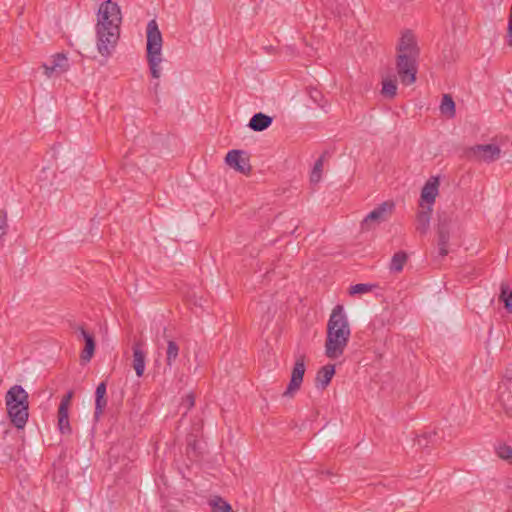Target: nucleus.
<instances>
[{
    "label": "nucleus",
    "instance_id": "10",
    "mask_svg": "<svg viewBox=\"0 0 512 512\" xmlns=\"http://www.w3.org/2000/svg\"><path fill=\"white\" fill-rule=\"evenodd\" d=\"M69 61L64 53H56L51 57L49 63H44V74L47 77H52L54 74L60 75L69 69Z\"/></svg>",
    "mask_w": 512,
    "mask_h": 512
},
{
    "label": "nucleus",
    "instance_id": "20",
    "mask_svg": "<svg viewBox=\"0 0 512 512\" xmlns=\"http://www.w3.org/2000/svg\"><path fill=\"white\" fill-rule=\"evenodd\" d=\"M440 111L449 118L455 116V103L449 94H444L440 104Z\"/></svg>",
    "mask_w": 512,
    "mask_h": 512
},
{
    "label": "nucleus",
    "instance_id": "27",
    "mask_svg": "<svg viewBox=\"0 0 512 512\" xmlns=\"http://www.w3.org/2000/svg\"><path fill=\"white\" fill-rule=\"evenodd\" d=\"M500 299L508 311H512V291L508 287H501Z\"/></svg>",
    "mask_w": 512,
    "mask_h": 512
},
{
    "label": "nucleus",
    "instance_id": "6",
    "mask_svg": "<svg viewBox=\"0 0 512 512\" xmlns=\"http://www.w3.org/2000/svg\"><path fill=\"white\" fill-rule=\"evenodd\" d=\"M395 204L392 201H385L373 209L361 222V229L368 231L375 225L388 220L394 211Z\"/></svg>",
    "mask_w": 512,
    "mask_h": 512
},
{
    "label": "nucleus",
    "instance_id": "24",
    "mask_svg": "<svg viewBox=\"0 0 512 512\" xmlns=\"http://www.w3.org/2000/svg\"><path fill=\"white\" fill-rule=\"evenodd\" d=\"M497 456L512 465V447L507 444H501L496 449Z\"/></svg>",
    "mask_w": 512,
    "mask_h": 512
},
{
    "label": "nucleus",
    "instance_id": "31",
    "mask_svg": "<svg viewBox=\"0 0 512 512\" xmlns=\"http://www.w3.org/2000/svg\"><path fill=\"white\" fill-rule=\"evenodd\" d=\"M195 405V396L193 393L187 394L181 402V407L185 409V414Z\"/></svg>",
    "mask_w": 512,
    "mask_h": 512
},
{
    "label": "nucleus",
    "instance_id": "12",
    "mask_svg": "<svg viewBox=\"0 0 512 512\" xmlns=\"http://www.w3.org/2000/svg\"><path fill=\"white\" fill-rule=\"evenodd\" d=\"M133 350V362L132 366L138 377H141L145 370L146 353L143 350V343L137 341L132 346Z\"/></svg>",
    "mask_w": 512,
    "mask_h": 512
},
{
    "label": "nucleus",
    "instance_id": "33",
    "mask_svg": "<svg viewBox=\"0 0 512 512\" xmlns=\"http://www.w3.org/2000/svg\"><path fill=\"white\" fill-rule=\"evenodd\" d=\"M106 390H107L106 382L103 381V382L99 383L96 388V391H95V396H106Z\"/></svg>",
    "mask_w": 512,
    "mask_h": 512
},
{
    "label": "nucleus",
    "instance_id": "30",
    "mask_svg": "<svg viewBox=\"0 0 512 512\" xmlns=\"http://www.w3.org/2000/svg\"><path fill=\"white\" fill-rule=\"evenodd\" d=\"M323 167V159L320 157L314 164L312 173H311V181L318 182L321 178V172Z\"/></svg>",
    "mask_w": 512,
    "mask_h": 512
},
{
    "label": "nucleus",
    "instance_id": "3",
    "mask_svg": "<svg viewBox=\"0 0 512 512\" xmlns=\"http://www.w3.org/2000/svg\"><path fill=\"white\" fill-rule=\"evenodd\" d=\"M419 48L414 35L407 31L402 34L397 45L396 70L403 85L409 86L416 81Z\"/></svg>",
    "mask_w": 512,
    "mask_h": 512
},
{
    "label": "nucleus",
    "instance_id": "22",
    "mask_svg": "<svg viewBox=\"0 0 512 512\" xmlns=\"http://www.w3.org/2000/svg\"><path fill=\"white\" fill-rule=\"evenodd\" d=\"M381 94L389 99H392L397 94V84L394 79H385L382 82Z\"/></svg>",
    "mask_w": 512,
    "mask_h": 512
},
{
    "label": "nucleus",
    "instance_id": "32",
    "mask_svg": "<svg viewBox=\"0 0 512 512\" xmlns=\"http://www.w3.org/2000/svg\"><path fill=\"white\" fill-rule=\"evenodd\" d=\"M74 396V392L72 390L68 391L61 399L59 410H66L69 411V406L71 403V400Z\"/></svg>",
    "mask_w": 512,
    "mask_h": 512
},
{
    "label": "nucleus",
    "instance_id": "17",
    "mask_svg": "<svg viewBox=\"0 0 512 512\" xmlns=\"http://www.w3.org/2000/svg\"><path fill=\"white\" fill-rule=\"evenodd\" d=\"M273 118L262 112L256 113L249 121V128L256 132L266 130L272 124Z\"/></svg>",
    "mask_w": 512,
    "mask_h": 512
},
{
    "label": "nucleus",
    "instance_id": "29",
    "mask_svg": "<svg viewBox=\"0 0 512 512\" xmlns=\"http://www.w3.org/2000/svg\"><path fill=\"white\" fill-rule=\"evenodd\" d=\"M512 380V369H509L507 368L505 370V373L503 375V378H502V381L499 383V393H500V399H502V389H504V391H507L508 390V384L511 382Z\"/></svg>",
    "mask_w": 512,
    "mask_h": 512
},
{
    "label": "nucleus",
    "instance_id": "15",
    "mask_svg": "<svg viewBox=\"0 0 512 512\" xmlns=\"http://www.w3.org/2000/svg\"><path fill=\"white\" fill-rule=\"evenodd\" d=\"M335 374V366L332 364H327L321 367L315 378L316 387L324 390L331 382L332 377Z\"/></svg>",
    "mask_w": 512,
    "mask_h": 512
},
{
    "label": "nucleus",
    "instance_id": "34",
    "mask_svg": "<svg viewBox=\"0 0 512 512\" xmlns=\"http://www.w3.org/2000/svg\"><path fill=\"white\" fill-rule=\"evenodd\" d=\"M0 228H4V230L8 229L7 213L4 210L0 211Z\"/></svg>",
    "mask_w": 512,
    "mask_h": 512
},
{
    "label": "nucleus",
    "instance_id": "11",
    "mask_svg": "<svg viewBox=\"0 0 512 512\" xmlns=\"http://www.w3.org/2000/svg\"><path fill=\"white\" fill-rule=\"evenodd\" d=\"M243 154L244 152L241 150H230L225 157V162L228 166L234 168L236 171L242 174H249L251 171L249 159L243 158Z\"/></svg>",
    "mask_w": 512,
    "mask_h": 512
},
{
    "label": "nucleus",
    "instance_id": "13",
    "mask_svg": "<svg viewBox=\"0 0 512 512\" xmlns=\"http://www.w3.org/2000/svg\"><path fill=\"white\" fill-rule=\"evenodd\" d=\"M450 240V231L448 224L446 222H440L437 228V246H438V254L442 258L445 257L448 253V243Z\"/></svg>",
    "mask_w": 512,
    "mask_h": 512
},
{
    "label": "nucleus",
    "instance_id": "2",
    "mask_svg": "<svg viewBox=\"0 0 512 512\" xmlns=\"http://www.w3.org/2000/svg\"><path fill=\"white\" fill-rule=\"evenodd\" d=\"M350 335V326L344 307L338 304L333 308L327 323L325 355L330 359H337L342 356Z\"/></svg>",
    "mask_w": 512,
    "mask_h": 512
},
{
    "label": "nucleus",
    "instance_id": "21",
    "mask_svg": "<svg viewBox=\"0 0 512 512\" xmlns=\"http://www.w3.org/2000/svg\"><path fill=\"white\" fill-rule=\"evenodd\" d=\"M58 427L62 434H70L72 432L69 422V411L58 409Z\"/></svg>",
    "mask_w": 512,
    "mask_h": 512
},
{
    "label": "nucleus",
    "instance_id": "16",
    "mask_svg": "<svg viewBox=\"0 0 512 512\" xmlns=\"http://www.w3.org/2000/svg\"><path fill=\"white\" fill-rule=\"evenodd\" d=\"M432 212L433 208L419 207L416 216V230L420 234H426L429 230Z\"/></svg>",
    "mask_w": 512,
    "mask_h": 512
},
{
    "label": "nucleus",
    "instance_id": "25",
    "mask_svg": "<svg viewBox=\"0 0 512 512\" xmlns=\"http://www.w3.org/2000/svg\"><path fill=\"white\" fill-rule=\"evenodd\" d=\"M310 98L322 109L327 105V101L324 99L322 92L316 88L309 89Z\"/></svg>",
    "mask_w": 512,
    "mask_h": 512
},
{
    "label": "nucleus",
    "instance_id": "7",
    "mask_svg": "<svg viewBox=\"0 0 512 512\" xmlns=\"http://www.w3.org/2000/svg\"><path fill=\"white\" fill-rule=\"evenodd\" d=\"M465 155L469 160L491 163L500 158L501 149L496 144H479L468 148Z\"/></svg>",
    "mask_w": 512,
    "mask_h": 512
},
{
    "label": "nucleus",
    "instance_id": "23",
    "mask_svg": "<svg viewBox=\"0 0 512 512\" xmlns=\"http://www.w3.org/2000/svg\"><path fill=\"white\" fill-rule=\"evenodd\" d=\"M437 433L435 431L424 432L417 436L416 443L420 448H427L429 444H435Z\"/></svg>",
    "mask_w": 512,
    "mask_h": 512
},
{
    "label": "nucleus",
    "instance_id": "4",
    "mask_svg": "<svg viewBox=\"0 0 512 512\" xmlns=\"http://www.w3.org/2000/svg\"><path fill=\"white\" fill-rule=\"evenodd\" d=\"M29 395L21 385H13L5 395L8 417L17 429H23L29 417Z\"/></svg>",
    "mask_w": 512,
    "mask_h": 512
},
{
    "label": "nucleus",
    "instance_id": "35",
    "mask_svg": "<svg viewBox=\"0 0 512 512\" xmlns=\"http://www.w3.org/2000/svg\"><path fill=\"white\" fill-rule=\"evenodd\" d=\"M7 234V230H4V228H0V249L3 246V238Z\"/></svg>",
    "mask_w": 512,
    "mask_h": 512
},
{
    "label": "nucleus",
    "instance_id": "1",
    "mask_svg": "<svg viewBox=\"0 0 512 512\" xmlns=\"http://www.w3.org/2000/svg\"><path fill=\"white\" fill-rule=\"evenodd\" d=\"M122 16L117 3L106 0L98 10L96 24L97 50L105 58L111 56L120 36Z\"/></svg>",
    "mask_w": 512,
    "mask_h": 512
},
{
    "label": "nucleus",
    "instance_id": "14",
    "mask_svg": "<svg viewBox=\"0 0 512 512\" xmlns=\"http://www.w3.org/2000/svg\"><path fill=\"white\" fill-rule=\"evenodd\" d=\"M77 331H79L80 336L85 341V347L81 354V359L83 361L89 362L93 357L95 351V339L94 336L86 331L83 327H78Z\"/></svg>",
    "mask_w": 512,
    "mask_h": 512
},
{
    "label": "nucleus",
    "instance_id": "19",
    "mask_svg": "<svg viewBox=\"0 0 512 512\" xmlns=\"http://www.w3.org/2000/svg\"><path fill=\"white\" fill-rule=\"evenodd\" d=\"M408 259L407 254L404 251L396 252L390 263V271L399 273L403 270V267Z\"/></svg>",
    "mask_w": 512,
    "mask_h": 512
},
{
    "label": "nucleus",
    "instance_id": "9",
    "mask_svg": "<svg viewBox=\"0 0 512 512\" xmlns=\"http://www.w3.org/2000/svg\"><path fill=\"white\" fill-rule=\"evenodd\" d=\"M438 192L439 180L437 177H431L421 190L419 207L433 208Z\"/></svg>",
    "mask_w": 512,
    "mask_h": 512
},
{
    "label": "nucleus",
    "instance_id": "18",
    "mask_svg": "<svg viewBox=\"0 0 512 512\" xmlns=\"http://www.w3.org/2000/svg\"><path fill=\"white\" fill-rule=\"evenodd\" d=\"M179 356V346L173 340L167 341V349H166V366L171 369L175 361Z\"/></svg>",
    "mask_w": 512,
    "mask_h": 512
},
{
    "label": "nucleus",
    "instance_id": "26",
    "mask_svg": "<svg viewBox=\"0 0 512 512\" xmlns=\"http://www.w3.org/2000/svg\"><path fill=\"white\" fill-rule=\"evenodd\" d=\"M106 406H107L106 396H95V411H94L95 419H99V417L103 414Z\"/></svg>",
    "mask_w": 512,
    "mask_h": 512
},
{
    "label": "nucleus",
    "instance_id": "5",
    "mask_svg": "<svg viewBox=\"0 0 512 512\" xmlns=\"http://www.w3.org/2000/svg\"><path fill=\"white\" fill-rule=\"evenodd\" d=\"M146 35V58L148 66L152 77L158 79L161 73L160 64L162 62L163 38L155 19L148 22Z\"/></svg>",
    "mask_w": 512,
    "mask_h": 512
},
{
    "label": "nucleus",
    "instance_id": "28",
    "mask_svg": "<svg viewBox=\"0 0 512 512\" xmlns=\"http://www.w3.org/2000/svg\"><path fill=\"white\" fill-rule=\"evenodd\" d=\"M374 287H375V285L359 283V284L352 285L350 287L349 292L351 295L364 294V293H368V292L372 291V289Z\"/></svg>",
    "mask_w": 512,
    "mask_h": 512
},
{
    "label": "nucleus",
    "instance_id": "8",
    "mask_svg": "<svg viewBox=\"0 0 512 512\" xmlns=\"http://www.w3.org/2000/svg\"><path fill=\"white\" fill-rule=\"evenodd\" d=\"M305 370V355L297 354L295 356V364L292 369L291 379L287 389L283 393V396H292L296 391L300 389Z\"/></svg>",
    "mask_w": 512,
    "mask_h": 512
}]
</instances>
